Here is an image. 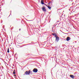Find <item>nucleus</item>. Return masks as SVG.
I'll return each mask as SVG.
<instances>
[{"label": "nucleus", "instance_id": "obj_14", "mask_svg": "<svg viewBox=\"0 0 79 79\" xmlns=\"http://www.w3.org/2000/svg\"><path fill=\"white\" fill-rule=\"evenodd\" d=\"M52 35H54V34H52Z\"/></svg>", "mask_w": 79, "mask_h": 79}, {"label": "nucleus", "instance_id": "obj_16", "mask_svg": "<svg viewBox=\"0 0 79 79\" xmlns=\"http://www.w3.org/2000/svg\"><path fill=\"white\" fill-rule=\"evenodd\" d=\"M19 31H21V29H19Z\"/></svg>", "mask_w": 79, "mask_h": 79}, {"label": "nucleus", "instance_id": "obj_5", "mask_svg": "<svg viewBox=\"0 0 79 79\" xmlns=\"http://www.w3.org/2000/svg\"><path fill=\"white\" fill-rule=\"evenodd\" d=\"M70 39H71V38L69 37H68L66 38V40L67 41H69V40H70Z\"/></svg>", "mask_w": 79, "mask_h": 79}, {"label": "nucleus", "instance_id": "obj_12", "mask_svg": "<svg viewBox=\"0 0 79 79\" xmlns=\"http://www.w3.org/2000/svg\"><path fill=\"white\" fill-rule=\"evenodd\" d=\"M44 5H46V4L44 3Z\"/></svg>", "mask_w": 79, "mask_h": 79}, {"label": "nucleus", "instance_id": "obj_8", "mask_svg": "<svg viewBox=\"0 0 79 79\" xmlns=\"http://www.w3.org/2000/svg\"><path fill=\"white\" fill-rule=\"evenodd\" d=\"M48 8H49V9H51L52 8H51V7L50 6H48Z\"/></svg>", "mask_w": 79, "mask_h": 79}, {"label": "nucleus", "instance_id": "obj_15", "mask_svg": "<svg viewBox=\"0 0 79 79\" xmlns=\"http://www.w3.org/2000/svg\"><path fill=\"white\" fill-rule=\"evenodd\" d=\"M76 16V15H75L74 16Z\"/></svg>", "mask_w": 79, "mask_h": 79}, {"label": "nucleus", "instance_id": "obj_2", "mask_svg": "<svg viewBox=\"0 0 79 79\" xmlns=\"http://www.w3.org/2000/svg\"><path fill=\"white\" fill-rule=\"evenodd\" d=\"M38 71V70L36 68L34 69L33 70V71L34 73H37V71Z\"/></svg>", "mask_w": 79, "mask_h": 79}, {"label": "nucleus", "instance_id": "obj_6", "mask_svg": "<svg viewBox=\"0 0 79 79\" xmlns=\"http://www.w3.org/2000/svg\"><path fill=\"white\" fill-rule=\"evenodd\" d=\"M70 77H71V78H72V79H74V75H71L70 76Z\"/></svg>", "mask_w": 79, "mask_h": 79}, {"label": "nucleus", "instance_id": "obj_1", "mask_svg": "<svg viewBox=\"0 0 79 79\" xmlns=\"http://www.w3.org/2000/svg\"><path fill=\"white\" fill-rule=\"evenodd\" d=\"M55 37H56L55 42L56 43V42H58V41H59V37L56 36Z\"/></svg>", "mask_w": 79, "mask_h": 79}, {"label": "nucleus", "instance_id": "obj_4", "mask_svg": "<svg viewBox=\"0 0 79 79\" xmlns=\"http://www.w3.org/2000/svg\"><path fill=\"white\" fill-rule=\"evenodd\" d=\"M42 10H43L44 11H46V9H45V7H44V6H43L42 7Z\"/></svg>", "mask_w": 79, "mask_h": 79}, {"label": "nucleus", "instance_id": "obj_9", "mask_svg": "<svg viewBox=\"0 0 79 79\" xmlns=\"http://www.w3.org/2000/svg\"><path fill=\"white\" fill-rule=\"evenodd\" d=\"M29 72H30V74H32V71L29 70Z\"/></svg>", "mask_w": 79, "mask_h": 79}, {"label": "nucleus", "instance_id": "obj_3", "mask_svg": "<svg viewBox=\"0 0 79 79\" xmlns=\"http://www.w3.org/2000/svg\"><path fill=\"white\" fill-rule=\"evenodd\" d=\"M25 74L26 75H29V74H30V72H29V71H27L25 72Z\"/></svg>", "mask_w": 79, "mask_h": 79}, {"label": "nucleus", "instance_id": "obj_7", "mask_svg": "<svg viewBox=\"0 0 79 79\" xmlns=\"http://www.w3.org/2000/svg\"><path fill=\"white\" fill-rule=\"evenodd\" d=\"M41 3L42 4H44V2H43V0H41Z\"/></svg>", "mask_w": 79, "mask_h": 79}, {"label": "nucleus", "instance_id": "obj_10", "mask_svg": "<svg viewBox=\"0 0 79 79\" xmlns=\"http://www.w3.org/2000/svg\"><path fill=\"white\" fill-rule=\"evenodd\" d=\"M9 52H10V51H9V48H8L7 53H9Z\"/></svg>", "mask_w": 79, "mask_h": 79}, {"label": "nucleus", "instance_id": "obj_11", "mask_svg": "<svg viewBox=\"0 0 79 79\" xmlns=\"http://www.w3.org/2000/svg\"><path fill=\"white\" fill-rule=\"evenodd\" d=\"M13 73L14 74H15V72H13Z\"/></svg>", "mask_w": 79, "mask_h": 79}, {"label": "nucleus", "instance_id": "obj_17", "mask_svg": "<svg viewBox=\"0 0 79 79\" xmlns=\"http://www.w3.org/2000/svg\"><path fill=\"white\" fill-rule=\"evenodd\" d=\"M15 76H16V75H15Z\"/></svg>", "mask_w": 79, "mask_h": 79}, {"label": "nucleus", "instance_id": "obj_13", "mask_svg": "<svg viewBox=\"0 0 79 79\" xmlns=\"http://www.w3.org/2000/svg\"><path fill=\"white\" fill-rule=\"evenodd\" d=\"M45 5L46 6H47V5H46V4Z\"/></svg>", "mask_w": 79, "mask_h": 79}]
</instances>
